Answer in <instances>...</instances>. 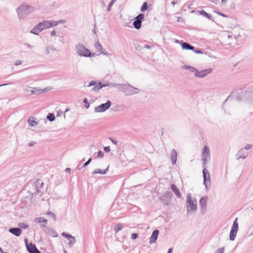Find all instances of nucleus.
Wrapping results in <instances>:
<instances>
[{
	"label": "nucleus",
	"mask_w": 253,
	"mask_h": 253,
	"mask_svg": "<svg viewBox=\"0 0 253 253\" xmlns=\"http://www.w3.org/2000/svg\"><path fill=\"white\" fill-rule=\"evenodd\" d=\"M26 247L30 253H37L39 251L36 246L32 243L27 244Z\"/></svg>",
	"instance_id": "obj_10"
},
{
	"label": "nucleus",
	"mask_w": 253,
	"mask_h": 253,
	"mask_svg": "<svg viewBox=\"0 0 253 253\" xmlns=\"http://www.w3.org/2000/svg\"><path fill=\"white\" fill-rule=\"evenodd\" d=\"M64 252H65V253H67L66 251H65Z\"/></svg>",
	"instance_id": "obj_50"
},
{
	"label": "nucleus",
	"mask_w": 253,
	"mask_h": 253,
	"mask_svg": "<svg viewBox=\"0 0 253 253\" xmlns=\"http://www.w3.org/2000/svg\"><path fill=\"white\" fill-rule=\"evenodd\" d=\"M203 172L204 178V183L207 186L210 184V175L208 170L206 169H203Z\"/></svg>",
	"instance_id": "obj_8"
},
{
	"label": "nucleus",
	"mask_w": 253,
	"mask_h": 253,
	"mask_svg": "<svg viewBox=\"0 0 253 253\" xmlns=\"http://www.w3.org/2000/svg\"><path fill=\"white\" fill-rule=\"evenodd\" d=\"M226 0H221V1H222V2H226Z\"/></svg>",
	"instance_id": "obj_45"
},
{
	"label": "nucleus",
	"mask_w": 253,
	"mask_h": 253,
	"mask_svg": "<svg viewBox=\"0 0 253 253\" xmlns=\"http://www.w3.org/2000/svg\"><path fill=\"white\" fill-rule=\"evenodd\" d=\"M35 223H41L42 222H44L45 223H47V220L42 217H37L34 220Z\"/></svg>",
	"instance_id": "obj_18"
},
{
	"label": "nucleus",
	"mask_w": 253,
	"mask_h": 253,
	"mask_svg": "<svg viewBox=\"0 0 253 253\" xmlns=\"http://www.w3.org/2000/svg\"><path fill=\"white\" fill-rule=\"evenodd\" d=\"M138 235L136 233H133L131 235V238L132 240H134L137 238Z\"/></svg>",
	"instance_id": "obj_31"
},
{
	"label": "nucleus",
	"mask_w": 253,
	"mask_h": 253,
	"mask_svg": "<svg viewBox=\"0 0 253 253\" xmlns=\"http://www.w3.org/2000/svg\"><path fill=\"white\" fill-rule=\"evenodd\" d=\"M37 253H41L39 251Z\"/></svg>",
	"instance_id": "obj_48"
},
{
	"label": "nucleus",
	"mask_w": 253,
	"mask_h": 253,
	"mask_svg": "<svg viewBox=\"0 0 253 253\" xmlns=\"http://www.w3.org/2000/svg\"><path fill=\"white\" fill-rule=\"evenodd\" d=\"M55 34H56V32L55 31H53L51 32V36H53L55 35Z\"/></svg>",
	"instance_id": "obj_40"
},
{
	"label": "nucleus",
	"mask_w": 253,
	"mask_h": 253,
	"mask_svg": "<svg viewBox=\"0 0 253 253\" xmlns=\"http://www.w3.org/2000/svg\"><path fill=\"white\" fill-rule=\"evenodd\" d=\"M77 49L78 53L80 55L86 57H89L91 55L90 51L86 48L84 45H79L77 47Z\"/></svg>",
	"instance_id": "obj_2"
},
{
	"label": "nucleus",
	"mask_w": 253,
	"mask_h": 253,
	"mask_svg": "<svg viewBox=\"0 0 253 253\" xmlns=\"http://www.w3.org/2000/svg\"><path fill=\"white\" fill-rule=\"evenodd\" d=\"M171 4H173V5H174V4H175V2H174V1H172V2H171Z\"/></svg>",
	"instance_id": "obj_46"
},
{
	"label": "nucleus",
	"mask_w": 253,
	"mask_h": 253,
	"mask_svg": "<svg viewBox=\"0 0 253 253\" xmlns=\"http://www.w3.org/2000/svg\"><path fill=\"white\" fill-rule=\"evenodd\" d=\"M111 105L110 101L108 100L106 103L102 104L95 108L96 112H102L108 109Z\"/></svg>",
	"instance_id": "obj_4"
},
{
	"label": "nucleus",
	"mask_w": 253,
	"mask_h": 253,
	"mask_svg": "<svg viewBox=\"0 0 253 253\" xmlns=\"http://www.w3.org/2000/svg\"><path fill=\"white\" fill-rule=\"evenodd\" d=\"M18 225L19 227L24 229H26L29 227L28 225L24 223H20Z\"/></svg>",
	"instance_id": "obj_28"
},
{
	"label": "nucleus",
	"mask_w": 253,
	"mask_h": 253,
	"mask_svg": "<svg viewBox=\"0 0 253 253\" xmlns=\"http://www.w3.org/2000/svg\"><path fill=\"white\" fill-rule=\"evenodd\" d=\"M104 150L106 152H108L110 151V147L109 146L104 147Z\"/></svg>",
	"instance_id": "obj_34"
},
{
	"label": "nucleus",
	"mask_w": 253,
	"mask_h": 253,
	"mask_svg": "<svg viewBox=\"0 0 253 253\" xmlns=\"http://www.w3.org/2000/svg\"><path fill=\"white\" fill-rule=\"evenodd\" d=\"M172 249H171V248L169 249V251H168V253H171V252H172Z\"/></svg>",
	"instance_id": "obj_44"
},
{
	"label": "nucleus",
	"mask_w": 253,
	"mask_h": 253,
	"mask_svg": "<svg viewBox=\"0 0 253 253\" xmlns=\"http://www.w3.org/2000/svg\"><path fill=\"white\" fill-rule=\"evenodd\" d=\"M177 153L175 150H172L171 153V158L173 164H175L176 162Z\"/></svg>",
	"instance_id": "obj_16"
},
{
	"label": "nucleus",
	"mask_w": 253,
	"mask_h": 253,
	"mask_svg": "<svg viewBox=\"0 0 253 253\" xmlns=\"http://www.w3.org/2000/svg\"><path fill=\"white\" fill-rule=\"evenodd\" d=\"M211 72H212V69L211 68H209V69L201 71L200 72H197L195 73V75L197 77H198L200 78H202V77H204L207 76V75L210 74L211 73Z\"/></svg>",
	"instance_id": "obj_7"
},
{
	"label": "nucleus",
	"mask_w": 253,
	"mask_h": 253,
	"mask_svg": "<svg viewBox=\"0 0 253 253\" xmlns=\"http://www.w3.org/2000/svg\"><path fill=\"white\" fill-rule=\"evenodd\" d=\"M198 12L200 15L207 17L208 19H211V15H210L209 14H208V13H207L204 10H200L198 11Z\"/></svg>",
	"instance_id": "obj_20"
},
{
	"label": "nucleus",
	"mask_w": 253,
	"mask_h": 253,
	"mask_svg": "<svg viewBox=\"0 0 253 253\" xmlns=\"http://www.w3.org/2000/svg\"><path fill=\"white\" fill-rule=\"evenodd\" d=\"M103 156H104V154L102 151H99L98 152V154H97L98 157L102 158L103 157Z\"/></svg>",
	"instance_id": "obj_30"
},
{
	"label": "nucleus",
	"mask_w": 253,
	"mask_h": 253,
	"mask_svg": "<svg viewBox=\"0 0 253 253\" xmlns=\"http://www.w3.org/2000/svg\"><path fill=\"white\" fill-rule=\"evenodd\" d=\"M187 208L188 211H193L196 209L197 204L196 201L192 199L190 196L187 197Z\"/></svg>",
	"instance_id": "obj_3"
},
{
	"label": "nucleus",
	"mask_w": 253,
	"mask_h": 253,
	"mask_svg": "<svg viewBox=\"0 0 253 253\" xmlns=\"http://www.w3.org/2000/svg\"><path fill=\"white\" fill-rule=\"evenodd\" d=\"M202 157L204 163L210 158V150L207 146H205L203 148Z\"/></svg>",
	"instance_id": "obj_6"
},
{
	"label": "nucleus",
	"mask_w": 253,
	"mask_h": 253,
	"mask_svg": "<svg viewBox=\"0 0 253 253\" xmlns=\"http://www.w3.org/2000/svg\"><path fill=\"white\" fill-rule=\"evenodd\" d=\"M116 0H112L110 3L109 4L108 6V10L110 11L111 8V6L114 4V3L116 1Z\"/></svg>",
	"instance_id": "obj_29"
},
{
	"label": "nucleus",
	"mask_w": 253,
	"mask_h": 253,
	"mask_svg": "<svg viewBox=\"0 0 253 253\" xmlns=\"http://www.w3.org/2000/svg\"><path fill=\"white\" fill-rule=\"evenodd\" d=\"M62 235L63 237H65L68 238V239L70 241V244H74L75 243L76 239H75V237H72L71 235H68L64 232L62 233Z\"/></svg>",
	"instance_id": "obj_15"
},
{
	"label": "nucleus",
	"mask_w": 253,
	"mask_h": 253,
	"mask_svg": "<svg viewBox=\"0 0 253 253\" xmlns=\"http://www.w3.org/2000/svg\"><path fill=\"white\" fill-rule=\"evenodd\" d=\"M47 214H49V215H51L52 216V217L53 218H55V215L54 214H53L51 212L49 211L47 213Z\"/></svg>",
	"instance_id": "obj_37"
},
{
	"label": "nucleus",
	"mask_w": 253,
	"mask_h": 253,
	"mask_svg": "<svg viewBox=\"0 0 253 253\" xmlns=\"http://www.w3.org/2000/svg\"><path fill=\"white\" fill-rule=\"evenodd\" d=\"M96 84V83L94 82V81H91L89 85H88V86H92V85H95V84Z\"/></svg>",
	"instance_id": "obj_33"
},
{
	"label": "nucleus",
	"mask_w": 253,
	"mask_h": 253,
	"mask_svg": "<svg viewBox=\"0 0 253 253\" xmlns=\"http://www.w3.org/2000/svg\"><path fill=\"white\" fill-rule=\"evenodd\" d=\"M251 147V146L250 145V144H247L246 145V146L245 147V148L246 149V150H248V149H250Z\"/></svg>",
	"instance_id": "obj_39"
},
{
	"label": "nucleus",
	"mask_w": 253,
	"mask_h": 253,
	"mask_svg": "<svg viewBox=\"0 0 253 253\" xmlns=\"http://www.w3.org/2000/svg\"><path fill=\"white\" fill-rule=\"evenodd\" d=\"M237 231H234L233 230H231L230 233V239L232 241L234 240L236 236Z\"/></svg>",
	"instance_id": "obj_25"
},
{
	"label": "nucleus",
	"mask_w": 253,
	"mask_h": 253,
	"mask_svg": "<svg viewBox=\"0 0 253 253\" xmlns=\"http://www.w3.org/2000/svg\"><path fill=\"white\" fill-rule=\"evenodd\" d=\"M147 7H148L147 3L146 2H144L141 7V11H145L147 9Z\"/></svg>",
	"instance_id": "obj_26"
},
{
	"label": "nucleus",
	"mask_w": 253,
	"mask_h": 253,
	"mask_svg": "<svg viewBox=\"0 0 253 253\" xmlns=\"http://www.w3.org/2000/svg\"><path fill=\"white\" fill-rule=\"evenodd\" d=\"M9 231L16 236H19L22 232V230L19 228H12L9 229Z\"/></svg>",
	"instance_id": "obj_12"
},
{
	"label": "nucleus",
	"mask_w": 253,
	"mask_h": 253,
	"mask_svg": "<svg viewBox=\"0 0 253 253\" xmlns=\"http://www.w3.org/2000/svg\"><path fill=\"white\" fill-rule=\"evenodd\" d=\"M112 142H113L114 144H116L117 143V140H112Z\"/></svg>",
	"instance_id": "obj_43"
},
{
	"label": "nucleus",
	"mask_w": 253,
	"mask_h": 253,
	"mask_svg": "<svg viewBox=\"0 0 253 253\" xmlns=\"http://www.w3.org/2000/svg\"><path fill=\"white\" fill-rule=\"evenodd\" d=\"M176 42H178V40H176Z\"/></svg>",
	"instance_id": "obj_49"
},
{
	"label": "nucleus",
	"mask_w": 253,
	"mask_h": 253,
	"mask_svg": "<svg viewBox=\"0 0 253 253\" xmlns=\"http://www.w3.org/2000/svg\"><path fill=\"white\" fill-rule=\"evenodd\" d=\"M64 21L60 20L58 21H44L40 23L42 27V30L49 28L52 26H55L59 23H64Z\"/></svg>",
	"instance_id": "obj_1"
},
{
	"label": "nucleus",
	"mask_w": 253,
	"mask_h": 253,
	"mask_svg": "<svg viewBox=\"0 0 253 253\" xmlns=\"http://www.w3.org/2000/svg\"><path fill=\"white\" fill-rule=\"evenodd\" d=\"M84 103H86V104H86V105H85V107H86V108H88L89 107V104L87 103V99H86V98H84Z\"/></svg>",
	"instance_id": "obj_32"
},
{
	"label": "nucleus",
	"mask_w": 253,
	"mask_h": 253,
	"mask_svg": "<svg viewBox=\"0 0 253 253\" xmlns=\"http://www.w3.org/2000/svg\"><path fill=\"white\" fill-rule=\"evenodd\" d=\"M123 228V226L122 224L121 223H118L117 224L115 227H114V229H115V231L116 233H117L118 232H119L120 230H122V229Z\"/></svg>",
	"instance_id": "obj_23"
},
{
	"label": "nucleus",
	"mask_w": 253,
	"mask_h": 253,
	"mask_svg": "<svg viewBox=\"0 0 253 253\" xmlns=\"http://www.w3.org/2000/svg\"><path fill=\"white\" fill-rule=\"evenodd\" d=\"M171 188L172 189V190L173 191V192L178 197H179L180 196V192L178 190V189L177 188V187H176V186L174 184H172L171 186Z\"/></svg>",
	"instance_id": "obj_21"
},
{
	"label": "nucleus",
	"mask_w": 253,
	"mask_h": 253,
	"mask_svg": "<svg viewBox=\"0 0 253 253\" xmlns=\"http://www.w3.org/2000/svg\"><path fill=\"white\" fill-rule=\"evenodd\" d=\"M224 248H221L218 250L217 253H223Z\"/></svg>",
	"instance_id": "obj_35"
},
{
	"label": "nucleus",
	"mask_w": 253,
	"mask_h": 253,
	"mask_svg": "<svg viewBox=\"0 0 253 253\" xmlns=\"http://www.w3.org/2000/svg\"><path fill=\"white\" fill-rule=\"evenodd\" d=\"M38 90L37 89H36L35 90H31V92L32 93H38Z\"/></svg>",
	"instance_id": "obj_41"
},
{
	"label": "nucleus",
	"mask_w": 253,
	"mask_h": 253,
	"mask_svg": "<svg viewBox=\"0 0 253 253\" xmlns=\"http://www.w3.org/2000/svg\"><path fill=\"white\" fill-rule=\"evenodd\" d=\"M237 220H238V218H236L233 222V225H232V227L231 228L232 230H233L234 231H237V232L238 231V223Z\"/></svg>",
	"instance_id": "obj_19"
},
{
	"label": "nucleus",
	"mask_w": 253,
	"mask_h": 253,
	"mask_svg": "<svg viewBox=\"0 0 253 253\" xmlns=\"http://www.w3.org/2000/svg\"><path fill=\"white\" fill-rule=\"evenodd\" d=\"M180 43L183 49L194 50V46L191 45L190 44L186 42H181Z\"/></svg>",
	"instance_id": "obj_14"
},
{
	"label": "nucleus",
	"mask_w": 253,
	"mask_h": 253,
	"mask_svg": "<svg viewBox=\"0 0 253 253\" xmlns=\"http://www.w3.org/2000/svg\"><path fill=\"white\" fill-rule=\"evenodd\" d=\"M69 169H67L66 170L69 171Z\"/></svg>",
	"instance_id": "obj_47"
},
{
	"label": "nucleus",
	"mask_w": 253,
	"mask_h": 253,
	"mask_svg": "<svg viewBox=\"0 0 253 253\" xmlns=\"http://www.w3.org/2000/svg\"><path fill=\"white\" fill-rule=\"evenodd\" d=\"M42 30V27L41 25V24L39 23L38 25L36 26L32 30L31 33L34 34H38L40 32H41Z\"/></svg>",
	"instance_id": "obj_13"
},
{
	"label": "nucleus",
	"mask_w": 253,
	"mask_h": 253,
	"mask_svg": "<svg viewBox=\"0 0 253 253\" xmlns=\"http://www.w3.org/2000/svg\"><path fill=\"white\" fill-rule=\"evenodd\" d=\"M194 51L196 53H202V52L199 50H195Z\"/></svg>",
	"instance_id": "obj_42"
},
{
	"label": "nucleus",
	"mask_w": 253,
	"mask_h": 253,
	"mask_svg": "<svg viewBox=\"0 0 253 253\" xmlns=\"http://www.w3.org/2000/svg\"><path fill=\"white\" fill-rule=\"evenodd\" d=\"M28 122L31 126H34L38 124L37 122L36 121L35 118L33 117H30L28 120Z\"/></svg>",
	"instance_id": "obj_17"
},
{
	"label": "nucleus",
	"mask_w": 253,
	"mask_h": 253,
	"mask_svg": "<svg viewBox=\"0 0 253 253\" xmlns=\"http://www.w3.org/2000/svg\"><path fill=\"white\" fill-rule=\"evenodd\" d=\"M91 161V159H89V160L85 163L84 164V167H85L87 165H88L89 164V163Z\"/></svg>",
	"instance_id": "obj_36"
},
{
	"label": "nucleus",
	"mask_w": 253,
	"mask_h": 253,
	"mask_svg": "<svg viewBox=\"0 0 253 253\" xmlns=\"http://www.w3.org/2000/svg\"><path fill=\"white\" fill-rule=\"evenodd\" d=\"M29 8L30 7L28 6L24 5H21L18 8V12L19 14H22L23 12L26 14H28L31 11V10H29Z\"/></svg>",
	"instance_id": "obj_11"
},
{
	"label": "nucleus",
	"mask_w": 253,
	"mask_h": 253,
	"mask_svg": "<svg viewBox=\"0 0 253 253\" xmlns=\"http://www.w3.org/2000/svg\"><path fill=\"white\" fill-rule=\"evenodd\" d=\"M103 87V85H101V83H100L99 84H96L94 87L93 88L92 90L94 91H99L101 88H102Z\"/></svg>",
	"instance_id": "obj_22"
},
{
	"label": "nucleus",
	"mask_w": 253,
	"mask_h": 253,
	"mask_svg": "<svg viewBox=\"0 0 253 253\" xmlns=\"http://www.w3.org/2000/svg\"><path fill=\"white\" fill-rule=\"evenodd\" d=\"M216 13H217L219 15L222 16H223V17H227V16H226L225 15H224L223 13H220V12H216Z\"/></svg>",
	"instance_id": "obj_38"
},
{
	"label": "nucleus",
	"mask_w": 253,
	"mask_h": 253,
	"mask_svg": "<svg viewBox=\"0 0 253 253\" xmlns=\"http://www.w3.org/2000/svg\"><path fill=\"white\" fill-rule=\"evenodd\" d=\"M159 233V231L158 230H155L153 232L152 235L149 239V240H150L149 242L150 244H152L153 243H154L156 242V241L158 238Z\"/></svg>",
	"instance_id": "obj_9"
},
{
	"label": "nucleus",
	"mask_w": 253,
	"mask_h": 253,
	"mask_svg": "<svg viewBox=\"0 0 253 253\" xmlns=\"http://www.w3.org/2000/svg\"><path fill=\"white\" fill-rule=\"evenodd\" d=\"M144 18L143 14H139L135 18V20L133 22V26L136 29H139L141 26V22Z\"/></svg>",
	"instance_id": "obj_5"
},
{
	"label": "nucleus",
	"mask_w": 253,
	"mask_h": 253,
	"mask_svg": "<svg viewBox=\"0 0 253 253\" xmlns=\"http://www.w3.org/2000/svg\"><path fill=\"white\" fill-rule=\"evenodd\" d=\"M47 119L50 121H52L55 119V116L53 114H50L47 116Z\"/></svg>",
	"instance_id": "obj_27"
},
{
	"label": "nucleus",
	"mask_w": 253,
	"mask_h": 253,
	"mask_svg": "<svg viewBox=\"0 0 253 253\" xmlns=\"http://www.w3.org/2000/svg\"><path fill=\"white\" fill-rule=\"evenodd\" d=\"M207 201V198H202L200 201V204L202 207H205Z\"/></svg>",
	"instance_id": "obj_24"
}]
</instances>
